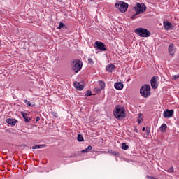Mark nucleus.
Segmentation results:
<instances>
[{"mask_svg": "<svg viewBox=\"0 0 179 179\" xmlns=\"http://www.w3.org/2000/svg\"><path fill=\"white\" fill-rule=\"evenodd\" d=\"M57 29H66V26H65L63 22H60Z\"/></svg>", "mask_w": 179, "mask_h": 179, "instance_id": "24", "label": "nucleus"}, {"mask_svg": "<svg viewBox=\"0 0 179 179\" xmlns=\"http://www.w3.org/2000/svg\"><path fill=\"white\" fill-rule=\"evenodd\" d=\"M74 87L77 89V90H83V84L78 82H75Z\"/></svg>", "mask_w": 179, "mask_h": 179, "instance_id": "14", "label": "nucleus"}, {"mask_svg": "<svg viewBox=\"0 0 179 179\" xmlns=\"http://www.w3.org/2000/svg\"><path fill=\"white\" fill-rule=\"evenodd\" d=\"M178 78H179V74H178V75H173L172 77H171V79L173 80H177V79H178Z\"/></svg>", "mask_w": 179, "mask_h": 179, "instance_id": "26", "label": "nucleus"}, {"mask_svg": "<svg viewBox=\"0 0 179 179\" xmlns=\"http://www.w3.org/2000/svg\"><path fill=\"white\" fill-rule=\"evenodd\" d=\"M82 62L80 60H74L73 62V69L76 73H78L82 69Z\"/></svg>", "mask_w": 179, "mask_h": 179, "instance_id": "6", "label": "nucleus"}, {"mask_svg": "<svg viewBox=\"0 0 179 179\" xmlns=\"http://www.w3.org/2000/svg\"><path fill=\"white\" fill-rule=\"evenodd\" d=\"M93 147L92 145H89L86 149L82 150V153H87L90 150H92Z\"/></svg>", "mask_w": 179, "mask_h": 179, "instance_id": "19", "label": "nucleus"}, {"mask_svg": "<svg viewBox=\"0 0 179 179\" xmlns=\"http://www.w3.org/2000/svg\"><path fill=\"white\" fill-rule=\"evenodd\" d=\"M77 139L78 142H82L83 141V136L81 134H78Z\"/></svg>", "mask_w": 179, "mask_h": 179, "instance_id": "25", "label": "nucleus"}, {"mask_svg": "<svg viewBox=\"0 0 179 179\" xmlns=\"http://www.w3.org/2000/svg\"><path fill=\"white\" fill-rule=\"evenodd\" d=\"M6 122L10 125L13 126V125H16V122H17V120L16 119H7Z\"/></svg>", "mask_w": 179, "mask_h": 179, "instance_id": "15", "label": "nucleus"}, {"mask_svg": "<svg viewBox=\"0 0 179 179\" xmlns=\"http://www.w3.org/2000/svg\"><path fill=\"white\" fill-rule=\"evenodd\" d=\"M114 87L117 90H122V89H124V84L121 82L115 83Z\"/></svg>", "mask_w": 179, "mask_h": 179, "instance_id": "11", "label": "nucleus"}, {"mask_svg": "<svg viewBox=\"0 0 179 179\" xmlns=\"http://www.w3.org/2000/svg\"><path fill=\"white\" fill-rule=\"evenodd\" d=\"M135 10L137 13L142 14L143 12H146V6L143 3H137L135 6Z\"/></svg>", "mask_w": 179, "mask_h": 179, "instance_id": "5", "label": "nucleus"}, {"mask_svg": "<svg viewBox=\"0 0 179 179\" xmlns=\"http://www.w3.org/2000/svg\"><path fill=\"white\" fill-rule=\"evenodd\" d=\"M138 15H141V13H138V12H136L131 16V19H136V16H138Z\"/></svg>", "mask_w": 179, "mask_h": 179, "instance_id": "28", "label": "nucleus"}, {"mask_svg": "<svg viewBox=\"0 0 179 179\" xmlns=\"http://www.w3.org/2000/svg\"><path fill=\"white\" fill-rule=\"evenodd\" d=\"M164 27L165 30H173L174 29L173 24H171L169 21L164 22Z\"/></svg>", "mask_w": 179, "mask_h": 179, "instance_id": "10", "label": "nucleus"}, {"mask_svg": "<svg viewBox=\"0 0 179 179\" xmlns=\"http://www.w3.org/2000/svg\"><path fill=\"white\" fill-rule=\"evenodd\" d=\"M159 78L157 76H154L151 78V86L152 89H157V80Z\"/></svg>", "mask_w": 179, "mask_h": 179, "instance_id": "9", "label": "nucleus"}, {"mask_svg": "<svg viewBox=\"0 0 179 179\" xmlns=\"http://www.w3.org/2000/svg\"><path fill=\"white\" fill-rule=\"evenodd\" d=\"M88 62L90 63V64H92V62H93V59H88Z\"/></svg>", "mask_w": 179, "mask_h": 179, "instance_id": "32", "label": "nucleus"}, {"mask_svg": "<svg viewBox=\"0 0 179 179\" xmlns=\"http://www.w3.org/2000/svg\"><path fill=\"white\" fill-rule=\"evenodd\" d=\"M159 129H160V131H162V132H164V131H166V129H167V124H162V125L160 127Z\"/></svg>", "mask_w": 179, "mask_h": 179, "instance_id": "21", "label": "nucleus"}, {"mask_svg": "<svg viewBox=\"0 0 179 179\" xmlns=\"http://www.w3.org/2000/svg\"><path fill=\"white\" fill-rule=\"evenodd\" d=\"M128 145H127L125 143L122 144V149H123V150H128Z\"/></svg>", "mask_w": 179, "mask_h": 179, "instance_id": "23", "label": "nucleus"}, {"mask_svg": "<svg viewBox=\"0 0 179 179\" xmlns=\"http://www.w3.org/2000/svg\"><path fill=\"white\" fill-rule=\"evenodd\" d=\"M21 115L24 118L25 122H30L31 121V118H30L28 115L27 113L24 112H21Z\"/></svg>", "mask_w": 179, "mask_h": 179, "instance_id": "12", "label": "nucleus"}, {"mask_svg": "<svg viewBox=\"0 0 179 179\" xmlns=\"http://www.w3.org/2000/svg\"><path fill=\"white\" fill-rule=\"evenodd\" d=\"M95 48H97V50H100L101 51H107V48L103 42L96 41Z\"/></svg>", "mask_w": 179, "mask_h": 179, "instance_id": "7", "label": "nucleus"}, {"mask_svg": "<svg viewBox=\"0 0 179 179\" xmlns=\"http://www.w3.org/2000/svg\"><path fill=\"white\" fill-rule=\"evenodd\" d=\"M24 101L27 106H29V107H34V106H36L34 103H31L30 101H27V99H25Z\"/></svg>", "mask_w": 179, "mask_h": 179, "instance_id": "20", "label": "nucleus"}, {"mask_svg": "<svg viewBox=\"0 0 179 179\" xmlns=\"http://www.w3.org/2000/svg\"><path fill=\"white\" fill-rule=\"evenodd\" d=\"M174 114L173 110H169L166 109L164 111L163 115L164 118H171V117H173V115Z\"/></svg>", "mask_w": 179, "mask_h": 179, "instance_id": "8", "label": "nucleus"}, {"mask_svg": "<svg viewBox=\"0 0 179 179\" xmlns=\"http://www.w3.org/2000/svg\"><path fill=\"white\" fill-rule=\"evenodd\" d=\"M169 52L170 55H173L176 52V47H174L173 44H171L169 47Z\"/></svg>", "mask_w": 179, "mask_h": 179, "instance_id": "13", "label": "nucleus"}, {"mask_svg": "<svg viewBox=\"0 0 179 179\" xmlns=\"http://www.w3.org/2000/svg\"><path fill=\"white\" fill-rule=\"evenodd\" d=\"M114 115L117 120H121L125 117V108L121 105L117 106L115 108Z\"/></svg>", "mask_w": 179, "mask_h": 179, "instance_id": "1", "label": "nucleus"}, {"mask_svg": "<svg viewBox=\"0 0 179 179\" xmlns=\"http://www.w3.org/2000/svg\"><path fill=\"white\" fill-rule=\"evenodd\" d=\"M92 94V92L90 91H87V94H85V96H87V97L90 96V95Z\"/></svg>", "mask_w": 179, "mask_h": 179, "instance_id": "30", "label": "nucleus"}, {"mask_svg": "<svg viewBox=\"0 0 179 179\" xmlns=\"http://www.w3.org/2000/svg\"><path fill=\"white\" fill-rule=\"evenodd\" d=\"M145 132H146V134H147V135H149V134H150V129H145Z\"/></svg>", "mask_w": 179, "mask_h": 179, "instance_id": "31", "label": "nucleus"}, {"mask_svg": "<svg viewBox=\"0 0 179 179\" xmlns=\"http://www.w3.org/2000/svg\"><path fill=\"white\" fill-rule=\"evenodd\" d=\"M134 33H136L140 37H149L150 36V32L143 28H137L134 30Z\"/></svg>", "mask_w": 179, "mask_h": 179, "instance_id": "2", "label": "nucleus"}, {"mask_svg": "<svg viewBox=\"0 0 179 179\" xmlns=\"http://www.w3.org/2000/svg\"><path fill=\"white\" fill-rule=\"evenodd\" d=\"M140 93L143 97H149L150 96V85H145L140 89Z\"/></svg>", "mask_w": 179, "mask_h": 179, "instance_id": "3", "label": "nucleus"}, {"mask_svg": "<svg viewBox=\"0 0 179 179\" xmlns=\"http://www.w3.org/2000/svg\"><path fill=\"white\" fill-rule=\"evenodd\" d=\"M36 121H40V117H36Z\"/></svg>", "mask_w": 179, "mask_h": 179, "instance_id": "33", "label": "nucleus"}, {"mask_svg": "<svg viewBox=\"0 0 179 179\" xmlns=\"http://www.w3.org/2000/svg\"><path fill=\"white\" fill-rule=\"evenodd\" d=\"M168 173H174V168L173 167H171L167 170Z\"/></svg>", "mask_w": 179, "mask_h": 179, "instance_id": "27", "label": "nucleus"}, {"mask_svg": "<svg viewBox=\"0 0 179 179\" xmlns=\"http://www.w3.org/2000/svg\"><path fill=\"white\" fill-rule=\"evenodd\" d=\"M137 121L138 124H141V122H143V115L139 114L137 118Z\"/></svg>", "mask_w": 179, "mask_h": 179, "instance_id": "17", "label": "nucleus"}, {"mask_svg": "<svg viewBox=\"0 0 179 179\" xmlns=\"http://www.w3.org/2000/svg\"><path fill=\"white\" fill-rule=\"evenodd\" d=\"M101 90V89H99V88H97V87H95L94 89V92L95 94L99 93V92H100Z\"/></svg>", "mask_w": 179, "mask_h": 179, "instance_id": "29", "label": "nucleus"}, {"mask_svg": "<svg viewBox=\"0 0 179 179\" xmlns=\"http://www.w3.org/2000/svg\"><path fill=\"white\" fill-rule=\"evenodd\" d=\"M115 8H117L120 12L125 13L128 9V3L124 1H119L115 4Z\"/></svg>", "mask_w": 179, "mask_h": 179, "instance_id": "4", "label": "nucleus"}, {"mask_svg": "<svg viewBox=\"0 0 179 179\" xmlns=\"http://www.w3.org/2000/svg\"><path fill=\"white\" fill-rule=\"evenodd\" d=\"M99 85L101 87V89H104V87H106V83L103 81H99Z\"/></svg>", "mask_w": 179, "mask_h": 179, "instance_id": "22", "label": "nucleus"}, {"mask_svg": "<svg viewBox=\"0 0 179 179\" xmlns=\"http://www.w3.org/2000/svg\"><path fill=\"white\" fill-rule=\"evenodd\" d=\"M115 68V66H114V64H108L106 66V69L108 72H113Z\"/></svg>", "mask_w": 179, "mask_h": 179, "instance_id": "16", "label": "nucleus"}, {"mask_svg": "<svg viewBox=\"0 0 179 179\" xmlns=\"http://www.w3.org/2000/svg\"><path fill=\"white\" fill-rule=\"evenodd\" d=\"M145 127H143V129H142V131H143V132H145Z\"/></svg>", "mask_w": 179, "mask_h": 179, "instance_id": "34", "label": "nucleus"}, {"mask_svg": "<svg viewBox=\"0 0 179 179\" xmlns=\"http://www.w3.org/2000/svg\"><path fill=\"white\" fill-rule=\"evenodd\" d=\"M43 148H45V145H36L32 147V149H43Z\"/></svg>", "mask_w": 179, "mask_h": 179, "instance_id": "18", "label": "nucleus"}]
</instances>
